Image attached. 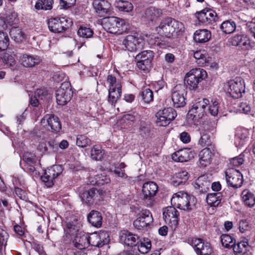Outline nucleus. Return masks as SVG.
Segmentation results:
<instances>
[{"instance_id": "nucleus-39", "label": "nucleus", "mask_w": 255, "mask_h": 255, "mask_svg": "<svg viewBox=\"0 0 255 255\" xmlns=\"http://www.w3.org/2000/svg\"><path fill=\"white\" fill-rule=\"evenodd\" d=\"M139 96L145 103L149 104L153 100V92L149 88L142 89Z\"/></svg>"}, {"instance_id": "nucleus-57", "label": "nucleus", "mask_w": 255, "mask_h": 255, "mask_svg": "<svg viewBox=\"0 0 255 255\" xmlns=\"http://www.w3.org/2000/svg\"><path fill=\"white\" fill-rule=\"evenodd\" d=\"M107 82L109 84V88H118V86H122L121 84L117 82L116 78L112 75H109L107 77Z\"/></svg>"}, {"instance_id": "nucleus-42", "label": "nucleus", "mask_w": 255, "mask_h": 255, "mask_svg": "<svg viewBox=\"0 0 255 255\" xmlns=\"http://www.w3.org/2000/svg\"><path fill=\"white\" fill-rule=\"evenodd\" d=\"M115 5L121 11L129 12L133 9L132 3L128 1L119 0L116 2Z\"/></svg>"}, {"instance_id": "nucleus-38", "label": "nucleus", "mask_w": 255, "mask_h": 255, "mask_svg": "<svg viewBox=\"0 0 255 255\" xmlns=\"http://www.w3.org/2000/svg\"><path fill=\"white\" fill-rule=\"evenodd\" d=\"M236 28V22L231 19L224 21L220 25L221 30L226 34H230L234 32Z\"/></svg>"}, {"instance_id": "nucleus-17", "label": "nucleus", "mask_w": 255, "mask_h": 255, "mask_svg": "<svg viewBox=\"0 0 255 255\" xmlns=\"http://www.w3.org/2000/svg\"><path fill=\"white\" fill-rule=\"evenodd\" d=\"M137 216L133 223L134 227L137 229L141 230L146 227L153 222L152 214L148 210H142Z\"/></svg>"}, {"instance_id": "nucleus-20", "label": "nucleus", "mask_w": 255, "mask_h": 255, "mask_svg": "<svg viewBox=\"0 0 255 255\" xmlns=\"http://www.w3.org/2000/svg\"><path fill=\"white\" fill-rule=\"evenodd\" d=\"M196 15L199 21L205 25H211L218 19L217 13L211 9H203Z\"/></svg>"}, {"instance_id": "nucleus-19", "label": "nucleus", "mask_w": 255, "mask_h": 255, "mask_svg": "<svg viewBox=\"0 0 255 255\" xmlns=\"http://www.w3.org/2000/svg\"><path fill=\"white\" fill-rule=\"evenodd\" d=\"M143 42L141 38L134 35H129L123 40L122 43L126 49L130 52H134L143 48Z\"/></svg>"}, {"instance_id": "nucleus-1", "label": "nucleus", "mask_w": 255, "mask_h": 255, "mask_svg": "<svg viewBox=\"0 0 255 255\" xmlns=\"http://www.w3.org/2000/svg\"><path fill=\"white\" fill-rule=\"evenodd\" d=\"M156 30L160 35L173 38L182 33L184 31V26L182 22L168 17L160 21Z\"/></svg>"}, {"instance_id": "nucleus-53", "label": "nucleus", "mask_w": 255, "mask_h": 255, "mask_svg": "<svg viewBox=\"0 0 255 255\" xmlns=\"http://www.w3.org/2000/svg\"><path fill=\"white\" fill-rule=\"evenodd\" d=\"M219 102L216 99H212L211 103L209 102L208 110L213 116H216L219 112Z\"/></svg>"}, {"instance_id": "nucleus-32", "label": "nucleus", "mask_w": 255, "mask_h": 255, "mask_svg": "<svg viewBox=\"0 0 255 255\" xmlns=\"http://www.w3.org/2000/svg\"><path fill=\"white\" fill-rule=\"evenodd\" d=\"M211 34L207 29H199L196 30L194 34V40L198 43H205L211 38Z\"/></svg>"}, {"instance_id": "nucleus-49", "label": "nucleus", "mask_w": 255, "mask_h": 255, "mask_svg": "<svg viewBox=\"0 0 255 255\" xmlns=\"http://www.w3.org/2000/svg\"><path fill=\"white\" fill-rule=\"evenodd\" d=\"M10 35L16 42H20L24 38V33L21 30L15 27L11 29Z\"/></svg>"}, {"instance_id": "nucleus-44", "label": "nucleus", "mask_w": 255, "mask_h": 255, "mask_svg": "<svg viewBox=\"0 0 255 255\" xmlns=\"http://www.w3.org/2000/svg\"><path fill=\"white\" fill-rule=\"evenodd\" d=\"M2 60L4 65L10 67L12 69H14L16 61L14 57L12 55L7 53H5L2 56Z\"/></svg>"}, {"instance_id": "nucleus-56", "label": "nucleus", "mask_w": 255, "mask_h": 255, "mask_svg": "<svg viewBox=\"0 0 255 255\" xmlns=\"http://www.w3.org/2000/svg\"><path fill=\"white\" fill-rule=\"evenodd\" d=\"M248 244L246 242H241L238 243L237 244H235V245L233 246L234 252L237 254L242 253H245L246 251V248L247 247Z\"/></svg>"}, {"instance_id": "nucleus-50", "label": "nucleus", "mask_w": 255, "mask_h": 255, "mask_svg": "<svg viewBox=\"0 0 255 255\" xmlns=\"http://www.w3.org/2000/svg\"><path fill=\"white\" fill-rule=\"evenodd\" d=\"M93 33L94 32L91 28L83 26H81L77 31L78 35L84 38L92 37Z\"/></svg>"}, {"instance_id": "nucleus-27", "label": "nucleus", "mask_w": 255, "mask_h": 255, "mask_svg": "<svg viewBox=\"0 0 255 255\" xmlns=\"http://www.w3.org/2000/svg\"><path fill=\"white\" fill-rule=\"evenodd\" d=\"M192 157V153L187 149H182L174 152L172 155V158L177 162H186L190 160Z\"/></svg>"}, {"instance_id": "nucleus-22", "label": "nucleus", "mask_w": 255, "mask_h": 255, "mask_svg": "<svg viewBox=\"0 0 255 255\" xmlns=\"http://www.w3.org/2000/svg\"><path fill=\"white\" fill-rule=\"evenodd\" d=\"M162 10L154 6H150L145 10L144 18L149 25L156 23L162 16Z\"/></svg>"}, {"instance_id": "nucleus-45", "label": "nucleus", "mask_w": 255, "mask_h": 255, "mask_svg": "<svg viewBox=\"0 0 255 255\" xmlns=\"http://www.w3.org/2000/svg\"><path fill=\"white\" fill-rule=\"evenodd\" d=\"M153 57V52L151 50H146L138 53L135 57L136 60L142 61H149L151 62Z\"/></svg>"}, {"instance_id": "nucleus-46", "label": "nucleus", "mask_w": 255, "mask_h": 255, "mask_svg": "<svg viewBox=\"0 0 255 255\" xmlns=\"http://www.w3.org/2000/svg\"><path fill=\"white\" fill-rule=\"evenodd\" d=\"M140 119L139 115L136 112H132L123 116L122 121L127 124L131 125Z\"/></svg>"}, {"instance_id": "nucleus-37", "label": "nucleus", "mask_w": 255, "mask_h": 255, "mask_svg": "<svg viewBox=\"0 0 255 255\" xmlns=\"http://www.w3.org/2000/svg\"><path fill=\"white\" fill-rule=\"evenodd\" d=\"M242 200L245 205L252 207L255 204V196L254 194L249 190H244L241 194Z\"/></svg>"}, {"instance_id": "nucleus-61", "label": "nucleus", "mask_w": 255, "mask_h": 255, "mask_svg": "<svg viewBox=\"0 0 255 255\" xmlns=\"http://www.w3.org/2000/svg\"><path fill=\"white\" fill-rule=\"evenodd\" d=\"M77 227L74 222H69L66 224V228L65 229V231L67 234L71 235L74 234L77 231Z\"/></svg>"}, {"instance_id": "nucleus-63", "label": "nucleus", "mask_w": 255, "mask_h": 255, "mask_svg": "<svg viewBox=\"0 0 255 255\" xmlns=\"http://www.w3.org/2000/svg\"><path fill=\"white\" fill-rule=\"evenodd\" d=\"M35 95L39 99L42 100L46 98L48 95V92L45 89H38L35 92Z\"/></svg>"}, {"instance_id": "nucleus-4", "label": "nucleus", "mask_w": 255, "mask_h": 255, "mask_svg": "<svg viewBox=\"0 0 255 255\" xmlns=\"http://www.w3.org/2000/svg\"><path fill=\"white\" fill-rule=\"evenodd\" d=\"M158 191V186L152 181L147 182L142 186V193L143 203L147 207L152 206L155 203L154 196Z\"/></svg>"}, {"instance_id": "nucleus-31", "label": "nucleus", "mask_w": 255, "mask_h": 255, "mask_svg": "<svg viewBox=\"0 0 255 255\" xmlns=\"http://www.w3.org/2000/svg\"><path fill=\"white\" fill-rule=\"evenodd\" d=\"M210 186V181L207 180V176H201L198 178L195 183V188L201 193L207 192Z\"/></svg>"}, {"instance_id": "nucleus-7", "label": "nucleus", "mask_w": 255, "mask_h": 255, "mask_svg": "<svg viewBox=\"0 0 255 255\" xmlns=\"http://www.w3.org/2000/svg\"><path fill=\"white\" fill-rule=\"evenodd\" d=\"M209 104V100L203 99L193 104L188 113V117L194 122H197L202 119L205 113V108Z\"/></svg>"}, {"instance_id": "nucleus-23", "label": "nucleus", "mask_w": 255, "mask_h": 255, "mask_svg": "<svg viewBox=\"0 0 255 255\" xmlns=\"http://www.w3.org/2000/svg\"><path fill=\"white\" fill-rule=\"evenodd\" d=\"M42 124H47L52 131L58 132L61 129L59 119L53 115H46L41 121Z\"/></svg>"}, {"instance_id": "nucleus-34", "label": "nucleus", "mask_w": 255, "mask_h": 255, "mask_svg": "<svg viewBox=\"0 0 255 255\" xmlns=\"http://www.w3.org/2000/svg\"><path fill=\"white\" fill-rule=\"evenodd\" d=\"M199 156L200 164L206 167L211 162L212 153L209 148H206L200 151Z\"/></svg>"}, {"instance_id": "nucleus-43", "label": "nucleus", "mask_w": 255, "mask_h": 255, "mask_svg": "<svg viewBox=\"0 0 255 255\" xmlns=\"http://www.w3.org/2000/svg\"><path fill=\"white\" fill-rule=\"evenodd\" d=\"M236 140H239V144L243 145L246 140L249 138V131L246 129H240L237 131L236 134Z\"/></svg>"}, {"instance_id": "nucleus-9", "label": "nucleus", "mask_w": 255, "mask_h": 255, "mask_svg": "<svg viewBox=\"0 0 255 255\" xmlns=\"http://www.w3.org/2000/svg\"><path fill=\"white\" fill-rule=\"evenodd\" d=\"M177 116L176 112L172 108H165L156 114V123L157 126L166 127L175 119Z\"/></svg>"}, {"instance_id": "nucleus-62", "label": "nucleus", "mask_w": 255, "mask_h": 255, "mask_svg": "<svg viewBox=\"0 0 255 255\" xmlns=\"http://www.w3.org/2000/svg\"><path fill=\"white\" fill-rule=\"evenodd\" d=\"M244 161V159L243 158V156L241 154L239 156L232 158L230 160V163L234 166H239L242 165Z\"/></svg>"}, {"instance_id": "nucleus-11", "label": "nucleus", "mask_w": 255, "mask_h": 255, "mask_svg": "<svg viewBox=\"0 0 255 255\" xmlns=\"http://www.w3.org/2000/svg\"><path fill=\"white\" fill-rule=\"evenodd\" d=\"M225 177L227 184L234 188L242 186L243 183L242 174L238 170L233 168L227 169L225 172Z\"/></svg>"}, {"instance_id": "nucleus-29", "label": "nucleus", "mask_w": 255, "mask_h": 255, "mask_svg": "<svg viewBox=\"0 0 255 255\" xmlns=\"http://www.w3.org/2000/svg\"><path fill=\"white\" fill-rule=\"evenodd\" d=\"M188 178V173L186 170L179 171L173 176L171 184L175 187L183 185L187 181Z\"/></svg>"}, {"instance_id": "nucleus-28", "label": "nucleus", "mask_w": 255, "mask_h": 255, "mask_svg": "<svg viewBox=\"0 0 255 255\" xmlns=\"http://www.w3.org/2000/svg\"><path fill=\"white\" fill-rule=\"evenodd\" d=\"M88 222L97 228L101 227L103 222V217L101 213L97 211L92 210L88 215Z\"/></svg>"}, {"instance_id": "nucleus-8", "label": "nucleus", "mask_w": 255, "mask_h": 255, "mask_svg": "<svg viewBox=\"0 0 255 255\" xmlns=\"http://www.w3.org/2000/svg\"><path fill=\"white\" fill-rule=\"evenodd\" d=\"M63 170L62 165H53L45 171L44 174L41 177V180L47 187H51L54 185L55 178L62 173Z\"/></svg>"}, {"instance_id": "nucleus-51", "label": "nucleus", "mask_w": 255, "mask_h": 255, "mask_svg": "<svg viewBox=\"0 0 255 255\" xmlns=\"http://www.w3.org/2000/svg\"><path fill=\"white\" fill-rule=\"evenodd\" d=\"M103 154L101 147L99 146L95 145L91 150V157L96 161L101 160Z\"/></svg>"}, {"instance_id": "nucleus-64", "label": "nucleus", "mask_w": 255, "mask_h": 255, "mask_svg": "<svg viewBox=\"0 0 255 255\" xmlns=\"http://www.w3.org/2000/svg\"><path fill=\"white\" fill-rule=\"evenodd\" d=\"M180 139L184 143H189L191 140V136L189 133L183 131L180 134Z\"/></svg>"}, {"instance_id": "nucleus-10", "label": "nucleus", "mask_w": 255, "mask_h": 255, "mask_svg": "<svg viewBox=\"0 0 255 255\" xmlns=\"http://www.w3.org/2000/svg\"><path fill=\"white\" fill-rule=\"evenodd\" d=\"M72 22L64 18H51L48 19L47 24L49 29L54 33L64 32L71 25Z\"/></svg>"}, {"instance_id": "nucleus-36", "label": "nucleus", "mask_w": 255, "mask_h": 255, "mask_svg": "<svg viewBox=\"0 0 255 255\" xmlns=\"http://www.w3.org/2000/svg\"><path fill=\"white\" fill-rule=\"evenodd\" d=\"M222 197L220 192L209 193L207 196L206 201L211 206L217 207L220 204Z\"/></svg>"}, {"instance_id": "nucleus-41", "label": "nucleus", "mask_w": 255, "mask_h": 255, "mask_svg": "<svg viewBox=\"0 0 255 255\" xmlns=\"http://www.w3.org/2000/svg\"><path fill=\"white\" fill-rule=\"evenodd\" d=\"M53 3V0H38L35 5V8L38 10H50L52 8Z\"/></svg>"}, {"instance_id": "nucleus-13", "label": "nucleus", "mask_w": 255, "mask_h": 255, "mask_svg": "<svg viewBox=\"0 0 255 255\" xmlns=\"http://www.w3.org/2000/svg\"><path fill=\"white\" fill-rule=\"evenodd\" d=\"M102 194V191L96 188L85 190L80 192L79 196L83 203L91 206L97 203V201Z\"/></svg>"}, {"instance_id": "nucleus-6", "label": "nucleus", "mask_w": 255, "mask_h": 255, "mask_svg": "<svg viewBox=\"0 0 255 255\" xmlns=\"http://www.w3.org/2000/svg\"><path fill=\"white\" fill-rule=\"evenodd\" d=\"M227 86L228 92L231 97L235 99L242 97V94L245 91L244 80L240 77H236L234 79L230 80Z\"/></svg>"}, {"instance_id": "nucleus-60", "label": "nucleus", "mask_w": 255, "mask_h": 255, "mask_svg": "<svg viewBox=\"0 0 255 255\" xmlns=\"http://www.w3.org/2000/svg\"><path fill=\"white\" fill-rule=\"evenodd\" d=\"M238 110L241 113L249 114L251 112V108L250 105L247 102H242L240 104Z\"/></svg>"}, {"instance_id": "nucleus-26", "label": "nucleus", "mask_w": 255, "mask_h": 255, "mask_svg": "<svg viewBox=\"0 0 255 255\" xmlns=\"http://www.w3.org/2000/svg\"><path fill=\"white\" fill-rule=\"evenodd\" d=\"M121 240L128 246H136L138 243V237L132 233L124 231L121 236Z\"/></svg>"}, {"instance_id": "nucleus-48", "label": "nucleus", "mask_w": 255, "mask_h": 255, "mask_svg": "<svg viewBox=\"0 0 255 255\" xmlns=\"http://www.w3.org/2000/svg\"><path fill=\"white\" fill-rule=\"evenodd\" d=\"M151 247L150 241L148 239H143L138 245V250L141 254H146L149 252Z\"/></svg>"}, {"instance_id": "nucleus-12", "label": "nucleus", "mask_w": 255, "mask_h": 255, "mask_svg": "<svg viewBox=\"0 0 255 255\" xmlns=\"http://www.w3.org/2000/svg\"><path fill=\"white\" fill-rule=\"evenodd\" d=\"M123 23V20L117 17H105L102 21L104 28L111 33H122Z\"/></svg>"}, {"instance_id": "nucleus-40", "label": "nucleus", "mask_w": 255, "mask_h": 255, "mask_svg": "<svg viewBox=\"0 0 255 255\" xmlns=\"http://www.w3.org/2000/svg\"><path fill=\"white\" fill-rule=\"evenodd\" d=\"M220 239L223 246L226 248H232L236 243L235 239L228 234L221 235Z\"/></svg>"}, {"instance_id": "nucleus-54", "label": "nucleus", "mask_w": 255, "mask_h": 255, "mask_svg": "<svg viewBox=\"0 0 255 255\" xmlns=\"http://www.w3.org/2000/svg\"><path fill=\"white\" fill-rule=\"evenodd\" d=\"M125 167L126 165L124 163H121L118 166L115 167V169L113 170V172L118 177L126 178L128 176L124 170Z\"/></svg>"}, {"instance_id": "nucleus-55", "label": "nucleus", "mask_w": 255, "mask_h": 255, "mask_svg": "<svg viewBox=\"0 0 255 255\" xmlns=\"http://www.w3.org/2000/svg\"><path fill=\"white\" fill-rule=\"evenodd\" d=\"M95 184L98 186L103 185L110 182V178L106 175L101 174L95 176Z\"/></svg>"}, {"instance_id": "nucleus-30", "label": "nucleus", "mask_w": 255, "mask_h": 255, "mask_svg": "<svg viewBox=\"0 0 255 255\" xmlns=\"http://www.w3.org/2000/svg\"><path fill=\"white\" fill-rule=\"evenodd\" d=\"M21 64L25 67H32L39 64L41 59L37 56H33L26 54H23L20 58Z\"/></svg>"}, {"instance_id": "nucleus-5", "label": "nucleus", "mask_w": 255, "mask_h": 255, "mask_svg": "<svg viewBox=\"0 0 255 255\" xmlns=\"http://www.w3.org/2000/svg\"><path fill=\"white\" fill-rule=\"evenodd\" d=\"M73 94L70 83L68 82H63L56 91L55 96L57 104L62 106L67 104L71 100Z\"/></svg>"}, {"instance_id": "nucleus-59", "label": "nucleus", "mask_w": 255, "mask_h": 255, "mask_svg": "<svg viewBox=\"0 0 255 255\" xmlns=\"http://www.w3.org/2000/svg\"><path fill=\"white\" fill-rule=\"evenodd\" d=\"M136 61L137 67L143 71H147L151 67V62L149 61H142V60Z\"/></svg>"}, {"instance_id": "nucleus-35", "label": "nucleus", "mask_w": 255, "mask_h": 255, "mask_svg": "<svg viewBox=\"0 0 255 255\" xmlns=\"http://www.w3.org/2000/svg\"><path fill=\"white\" fill-rule=\"evenodd\" d=\"M122 86H118V88L115 89L114 88H109L108 102L112 104L116 103L120 99L122 94Z\"/></svg>"}, {"instance_id": "nucleus-24", "label": "nucleus", "mask_w": 255, "mask_h": 255, "mask_svg": "<svg viewBox=\"0 0 255 255\" xmlns=\"http://www.w3.org/2000/svg\"><path fill=\"white\" fill-rule=\"evenodd\" d=\"M230 43L233 46H238L243 50H247L251 47L249 39L243 34H237L230 39Z\"/></svg>"}, {"instance_id": "nucleus-52", "label": "nucleus", "mask_w": 255, "mask_h": 255, "mask_svg": "<svg viewBox=\"0 0 255 255\" xmlns=\"http://www.w3.org/2000/svg\"><path fill=\"white\" fill-rule=\"evenodd\" d=\"M9 45V37L7 33L0 31V51L7 49Z\"/></svg>"}, {"instance_id": "nucleus-16", "label": "nucleus", "mask_w": 255, "mask_h": 255, "mask_svg": "<svg viewBox=\"0 0 255 255\" xmlns=\"http://www.w3.org/2000/svg\"><path fill=\"white\" fill-rule=\"evenodd\" d=\"M163 216L165 222L172 230H175L178 224V211L174 207L169 206L164 210Z\"/></svg>"}, {"instance_id": "nucleus-21", "label": "nucleus", "mask_w": 255, "mask_h": 255, "mask_svg": "<svg viewBox=\"0 0 255 255\" xmlns=\"http://www.w3.org/2000/svg\"><path fill=\"white\" fill-rule=\"evenodd\" d=\"M111 4L107 0H94L93 6L97 15L105 17L111 12Z\"/></svg>"}, {"instance_id": "nucleus-18", "label": "nucleus", "mask_w": 255, "mask_h": 255, "mask_svg": "<svg viewBox=\"0 0 255 255\" xmlns=\"http://www.w3.org/2000/svg\"><path fill=\"white\" fill-rule=\"evenodd\" d=\"M88 241L89 246L102 247L109 242V235L106 231L100 232L99 233H93L89 235Z\"/></svg>"}, {"instance_id": "nucleus-3", "label": "nucleus", "mask_w": 255, "mask_h": 255, "mask_svg": "<svg viewBox=\"0 0 255 255\" xmlns=\"http://www.w3.org/2000/svg\"><path fill=\"white\" fill-rule=\"evenodd\" d=\"M207 76L205 70L201 68H195L186 74L184 80L190 90H195L198 88L199 83L205 79Z\"/></svg>"}, {"instance_id": "nucleus-25", "label": "nucleus", "mask_w": 255, "mask_h": 255, "mask_svg": "<svg viewBox=\"0 0 255 255\" xmlns=\"http://www.w3.org/2000/svg\"><path fill=\"white\" fill-rule=\"evenodd\" d=\"M89 234L80 232L77 234L74 241L73 244L76 248L79 250H83L89 246L88 241Z\"/></svg>"}, {"instance_id": "nucleus-14", "label": "nucleus", "mask_w": 255, "mask_h": 255, "mask_svg": "<svg viewBox=\"0 0 255 255\" xmlns=\"http://www.w3.org/2000/svg\"><path fill=\"white\" fill-rule=\"evenodd\" d=\"M186 95V87L184 85L179 84L174 87L171 97L174 107H183L185 105Z\"/></svg>"}, {"instance_id": "nucleus-33", "label": "nucleus", "mask_w": 255, "mask_h": 255, "mask_svg": "<svg viewBox=\"0 0 255 255\" xmlns=\"http://www.w3.org/2000/svg\"><path fill=\"white\" fill-rule=\"evenodd\" d=\"M194 57L198 64L202 66H208L210 62V58L208 54L204 50L196 51L194 52Z\"/></svg>"}, {"instance_id": "nucleus-47", "label": "nucleus", "mask_w": 255, "mask_h": 255, "mask_svg": "<svg viewBox=\"0 0 255 255\" xmlns=\"http://www.w3.org/2000/svg\"><path fill=\"white\" fill-rule=\"evenodd\" d=\"M91 144V139L85 134H78L76 139V144L80 147H85Z\"/></svg>"}, {"instance_id": "nucleus-58", "label": "nucleus", "mask_w": 255, "mask_h": 255, "mask_svg": "<svg viewBox=\"0 0 255 255\" xmlns=\"http://www.w3.org/2000/svg\"><path fill=\"white\" fill-rule=\"evenodd\" d=\"M199 143L203 146H208L211 144L210 135L206 133L201 134Z\"/></svg>"}, {"instance_id": "nucleus-2", "label": "nucleus", "mask_w": 255, "mask_h": 255, "mask_svg": "<svg viewBox=\"0 0 255 255\" xmlns=\"http://www.w3.org/2000/svg\"><path fill=\"white\" fill-rule=\"evenodd\" d=\"M171 202L183 210H190L196 205V200L193 195L186 192H179L173 194Z\"/></svg>"}, {"instance_id": "nucleus-15", "label": "nucleus", "mask_w": 255, "mask_h": 255, "mask_svg": "<svg viewBox=\"0 0 255 255\" xmlns=\"http://www.w3.org/2000/svg\"><path fill=\"white\" fill-rule=\"evenodd\" d=\"M189 242L198 255H210L213 253L211 245L204 243L201 239L193 238Z\"/></svg>"}]
</instances>
